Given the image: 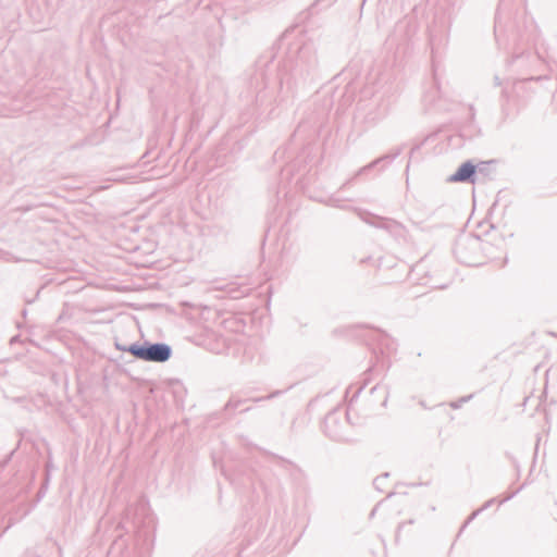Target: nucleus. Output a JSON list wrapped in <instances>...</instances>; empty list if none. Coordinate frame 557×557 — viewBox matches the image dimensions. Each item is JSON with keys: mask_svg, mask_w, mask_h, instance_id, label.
<instances>
[{"mask_svg": "<svg viewBox=\"0 0 557 557\" xmlns=\"http://www.w3.org/2000/svg\"><path fill=\"white\" fill-rule=\"evenodd\" d=\"M475 173V166L470 162L462 163L454 175L449 177V182H466Z\"/></svg>", "mask_w": 557, "mask_h": 557, "instance_id": "2", "label": "nucleus"}, {"mask_svg": "<svg viewBox=\"0 0 557 557\" xmlns=\"http://www.w3.org/2000/svg\"><path fill=\"white\" fill-rule=\"evenodd\" d=\"M127 350L138 359L152 362H164L171 356L170 347L164 344L149 346L133 345Z\"/></svg>", "mask_w": 557, "mask_h": 557, "instance_id": "1", "label": "nucleus"}]
</instances>
